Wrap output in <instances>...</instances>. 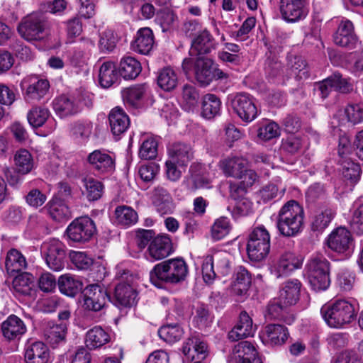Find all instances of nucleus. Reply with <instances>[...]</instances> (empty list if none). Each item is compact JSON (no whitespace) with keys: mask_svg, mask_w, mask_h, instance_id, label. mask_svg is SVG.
I'll return each instance as SVG.
<instances>
[{"mask_svg":"<svg viewBox=\"0 0 363 363\" xmlns=\"http://www.w3.org/2000/svg\"><path fill=\"white\" fill-rule=\"evenodd\" d=\"M230 103L233 111L243 122L253 121L259 113L255 98L249 94L238 93Z\"/></svg>","mask_w":363,"mask_h":363,"instance_id":"obj_9","label":"nucleus"},{"mask_svg":"<svg viewBox=\"0 0 363 363\" xmlns=\"http://www.w3.org/2000/svg\"><path fill=\"white\" fill-rule=\"evenodd\" d=\"M279 10L283 19L289 23L301 21L308 13L306 0H280Z\"/></svg>","mask_w":363,"mask_h":363,"instance_id":"obj_14","label":"nucleus"},{"mask_svg":"<svg viewBox=\"0 0 363 363\" xmlns=\"http://www.w3.org/2000/svg\"><path fill=\"white\" fill-rule=\"evenodd\" d=\"M213 61L204 57H199L194 62V74L198 82L207 86L213 81Z\"/></svg>","mask_w":363,"mask_h":363,"instance_id":"obj_28","label":"nucleus"},{"mask_svg":"<svg viewBox=\"0 0 363 363\" xmlns=\"http://www.w3.org/2000/svg\"><path fill=\"white\" fill-rule=\"evenodd\" d=\"M87 162L97 175L110 174L115 169V160L105 150H96L89 153Z\"/></svg>","mask_w":363,"mask_h":363,"instance_id":"obj_15","label":"nucleus"},{"mask_svg":"<svg viewBox=\"0 0 363 363\" xmlns=\"http://www.w3.org/2000/svg\"><path fill=\"white\" fill-rule=\"evenodd\" d=\"M118 43V36L112 30H106L100 35L99 48L103 52L113 50Z\"/></svg>","mask_w":363,"mask_h":363,"instance_id":"obj_58","label":"nucleus"},{"mask_svg":"<svg viewBox=\"0 0 363 363\" xmlns=\"http://www.w3.org/2000/svg\"><path fill=\"white\" fill-rule=\"evenodd\" d=\"M110 340V335L101 326H94L89 329L85 336L86 347L89 350L99 348Z\"/></svg>","mask_w":363,"mask_h":363,"instance_id":"obj_35","label":"nucleus"},{"mask_svg":"<svg viewBox=\"0 0 363 363\" xmlns=\"http://www.w3.org/2000/svg\"><path fill=\"white\" fill-rule=\"evenodd\" d=\"M94 221L89 216H81L74 219L67 226L66 234L69 240L84 244L90 241L96 233Z\"/></svg>","mask_w":363,"mask_h":363,"instance_id":"obj_7","label":"nucleus"},{"mask_svg":"<svg viewBox=\"0 0 363 363\" xmlns=\"http://www.w3.org/2000/svg\"><path fill=\"white\" fill-rule=\"evenodd\" d=\"M28 263L23 255L16 249H11L6 255L5 267L10 274L21 272L25 270Z\"/></svg>","mask_w":363,"mask_h":363,"instance_id":"obj_38","label":"nucleus"},{"mask_svg":"<svg viewBox=\"0 0 363 363\" xmlns=\"http://www.w3.org/2000/svg\"><path fill=\"white\" fill-rule=\"evenodd\" d=\"M211 257L213 258V264L216 266L218 274H220L222 276H226L230 273L229 255L226 252H216Z\"/></svg>","mask_w":363,"mask_h":363,"instance_id":"obj_63","label":"nucleus"},{"mask_svg":"<svg viewBox=\"0 0 363 363\" xmlns=\"http://www.w3.org/2000/svg\"><path fill=\"white\" fill-rule=\"evenodd\" d=\"M50 216L55 221L63 222L71 217V212L65 203L59 198L52 199L46 205Z\"/></svg>","mask_w":363,"mask_h":363,"instance_id":"obj_41","label":"nucleus"},{"mask_svg":"<svg viewBox=\"0 0 363 363\" xmlns=\"http://www.w3.org/2000/svg\"><path fill=\"white\" fill-rule=\"evenodd\" d=\"M82 97L62 95L54 99L53 109L61 118L77 114L82 110Z\"/></svg>","mask_w":363,"mask_h":363,"instance_id":"obj_18","label":"nucleus"},{"mask_svg":"<svg viewBox=\"0 0 363 363\" xmlns=\"http://www.w3.org/2000/svg\"><path fill=\"white\" fill-rule=\"evenodd\" d=\"M350 225L357 234H363V203H355Z\"/></svg>","mask_w":363,"mask_h":363,"instance_id":"obj_64","label":"nucleus"},{"mask_svg":"<svg viewBox=\"0 0 363 363\" xmlns=\"http://www.w3.org/2000/svg\"><path fill=\"white\" fill-rule=\"evenodd\" d=\"M42 247L48 267L55 272L62 270L65 265V245L59 240L53 239L43 243Z\"/></svg>","mask_w":363,"mask_h":363,"instance_id":"obj_11","label":"nucleus"},{"mask_svg":"<svg viewBox=\"0 0 363 363\" xmlns=\"http://www.w3.org/2000/svg\"><path fill=\"white\" fill-rule=\"evenodd\" d=\"M235 277L234 292L239 296L246 294L252 282L250 273L244 267L239 266L235 269Z\"/></svg>","mask_w":363,"mask_h":363,"instance_id":"obj_48","label":"nucleus"},{"mask_svg":"<svg viewBox=\"0 0 363 363\" xmlns=\"http://www.w3.org/2000/svg\"><path fill=\"white\" fill-rule=\"evenodd\" d=\"M16 170L21 174H27L34 167V160L31 153L26 149L18 150L13 156Z\"/></svg>","mask_w":363,"mask_h":363,"instance_id":"obj_44","label":"nucleus"},{"mask_svg":"<svg viewBox=\"0 0 363 363\" xmlns=\"http://www.w3.org/2000/svg\"><path fill=\"white\" fill-rule=\"evenodd\" d=\"M234 353L237 354L240 363L257 356L254 345L248 341H242L236 345L234 347Z\"/></svg>","mask_w":363,"mask_h":363,"instance_id":"obj_57","label":"nucleus"},{"mask_svg":"<svg viewBox=\"0 0 363 363\" xmlns=\"http://www.w3.org/2000/svg\"><path fill=\"white\" fill-rule=\"evenodd\" d=\"M34 286L33 277L30 274L23 273L16 277L13 281L14 291L23 296H30Z\"/></svg>","mask_w":363,"mask_h":363,"instance_id":"obj_51","label":"nucleus"},{"mask_svg":"<svg viewBox=\"0 0 363 363\" xmlns=\"http://www.w3.org/2000/svg\"><path fill=\"white\" fill-rule=\"evenodd\" d=\"M287 69L291 76L302 79L308 77L306 62L301 56L289 55L287 56Z\"/></svg>","mask_w":363,"mask_h":363,"instance_id":"obj_47","label":"nucleus"},{"mask_svg":"<svg viewBox=\"0 0 363 363\" xmlns=\"http://www.w3.org/2000/svg\"><path fill=\"white\" fill-rule=\"evenodd\" d=\"M182 352L192 363H200L208 355L207 344L199 337H191L184 343Z\"/></svg>","mask_w":363,"mask_h":363,"instance_id":"obj_17","label":"nucleus"},{"mask_svg":"<svg viewBox=\"0 0 363 363\" xmlns=\"http://www.w3.org/2000/svg\"><path fill=\"white\" fill-rule=\"evenodd\" d=\"M216 46L213 35L206 28H203L193 38L189 53L191 56L206 55L215 49Z\"/></svg>","mask_w":363,"mask_h":363,"instance_id":"obj_20","label":"nucleus"},{"mask_svg":"<svg viewBox=\"0 0 363 363\" xmlns=\"http://www.w3.org/2000/svg\"><path fill=\"white\" fill-rule=\"evenodd\" d=\"M157 84L164 91L174 90L178 84V74L171 67L160 69L157 74Z\"/></svg>","mask_w":363,"mask_h":363,"instance_id":"obj_36","label":"nucleus"},{"mask_svg":"<svg viewBox=\"0 0 363 363\" xmlns=\"http://www.w3.org/2000/svg\"><path fill=\"white\" fill-rule=\"evenodd\" d=\"M149 91V86L146 83L131 86L123 91V101L131 106H138Z\"/></svg>","mask_w":363,"mask_h":363,"instance_id":"obj_34","label":"nucleus"},{"mask_svg":"<svg viewBox=\"0 0 363 363\" xmlns=\"http://www.w3.org/2000/svg\"><path fill=\"white\" fill-rule=\"evenodd\" d=\"M93 124L91 121H77L72 125L71 133L77 140L85 142L92 133Z\"/></svg>","mask_w":363,"mask_h":363,"instance_id":"obj_54","label":"nucleus"},{"mask_svg":"<svg viewBox=\"0 0 363 363\" xmlns=\"http://www.w3.org/2000/svg\"><path fill=\"white\" fill-rule=\"evenodd\" d=\"M139 157L143 160L155 159L157 155V142L153 138L145 139L139 150Z\"/></svg>","mask_w":363,"mask_h":363,"instance_id":"obj_59","label":"nucleus"},{"mask_svg":"<svg viewBox=\"0 0 363 363\" xmlns=\"http://www.w3.org/2000/svg\"><path fill=\"white\" fill-rule=\"evenodd\" d=\"M158 333L160 337L165 342L174 343L180 340L184 331L178 325H168L160 328Z\"/></svg>","mask_w":363,"mask_h":363,"instance_id":"obj_56","label":"nucleus"},{"mask_svg":"<svg viewBox=\"0 0 363 363\" xmlns=\"http://www.w3.org/2000/svg\"><path fill=\"white\" fill-rule=\"evenodd\" d=\"M50 23L42 13H32L23 17L17 26L18 34L28 42L39 41L48 33Z\"/></svg>","mask_w":363,"mask_h":363,"instance_id":"obj_4","label":"nucleus"},{"mask_svg":"<svg viewBox=\"0 0 363 363\" xmlns=\"http://www.w3.org/2000/svg\"><path fill=\"white\" fill-rule=\"evenodd\" d=\"M289 333L288 329L280 324H268L264 327L262 333V342L270 346L284 345Z\"/></svg>","mask_w":363,"mask_h":363,"instance_id":"obj_21","label":"nucleus"},{"mask_svg":"<svg viewBox=\"0 0 363 363\" xmlns=\"http://www.w3.org/2000/svg\"><path fill=\"white\" fill-rule=\"evenodd\" d=\"M3 335L9 340L19 338L26 331L23 321L15 315H9L1 324Z\"/></svg>","mask_w":363,"mask_h":363,"instance_id":"obj_29","label":"nucleus"},{"mask_svg":"<svg viewBox=\"0 0 363 363\" xmlns=\"http://www.w3.org/2000/svg\"><path fill=\"white\" fill-rule=\"evenodd\" d=\"M231 230L230 220L227 217H220L215 220L211 227V237L214 240L224 238Z\"/></svg>","mask_w":363,"mask_h":363,"instance_id":"obj_55","label":"nucleus"},{"mask_svg":"<svg viewBox=\"0 0 363 363\" xmlns=\"http://www.w3.org/2000/svg\"><path fill=\"white\" fill-rule=\"evenodd\" d=\"M108 121L111 130L115 135L123 134L130 125L129 117L122 108L118 107L111 111Z\"/></svg>","mask_w":363,"mask_h":363,"instance_id":"obj_33","label":"nucleus"},{"mask_svg":"<svg viewBox=\"0 0 363 363\" xmlns=\"http://www.w3.org/2000/svg\"><path fill=\"white\" fill-rule=\"evenodd\" d=\"M304 215L303 208L296 201H287L278 213V230L284 236H295L303 227Z\"/></svg>","mask_w":363,"mask_h":363,"instance_id":"obj_3","label":"nucleus"},{"mask_svg":"<svg viewBox=\"0 0 363 363\" xmlns=\"http://www.w3.org/2000/svg\"><path fill=\"white\" fill-rule=\"evenodd\" d=\"M120 282L115 288V298L118 304L124 307H130L135 303L136 291L131 284L134 277L128 270L118 269L116 275Z\"/></svg>","mask_w":363,"mask_h":363,"instance_id":"obj_8","label":"nucleus"},{"mask_svg":"<svg viewBox=\"0 0 363 363\" xmlns=\"http://www.w3.org/2000/svg\"><path fill=\"white\" fill-rule=\"evenodd\" d=\"M253 335L252 320L246 311L240 314L238 324L229 332L228 336L232 341H238Z\"/></svg>","mask_w":363,"mask_h":363,"instance_id":"obj_30","label":"nucleus"},{"mask_svg":"<svg viewBox=\"0 0 363 363\" xmlns=\"http://www.w3.org/2000/svg\"><path fill=\"white\" fill-rule=\"evenodd\" d=\"M320 313L325 323L333 328H342L350 324L357 314L354 306L345 299H337L323 306Z\"/></svg>","mask_w":363,"mask_h":363,"instance_id":"obj_2","label":"nucleus"},{"mask_svg":"<svg viewBox=\"0 0 363 363\" xmlns=\"http://www.w3.org/2000/svg\"><path fill=\"white\" fill-rule=\"evenodd\" d=\"M86 197L89 201L98 200L102 195L104 186L102 184L93 178L84 179Z\"/></svg>","mask_w":363,"mask_h":363,"instance_id":"obj_62","label":"nucleus"},{"mask_svg":"<svg viewBox=\"0 0 363 363\" xmlns=\"http://www.w3.org/2000/svg\"><path fill=\"white\" fill-rule=\"evenodd\" d=\"M342 166L343 177L351 184H356L359 180L362 173L359 164L352 160H345L342 162Z\"/></svg>","mask_w":363,"mask_h":363,"instance_id":"obj_53","label":"nucleus"},{"mask_svg":"<svg viewBox=\"0 0 363 363\" xmlns=\"http://www.w3.org/2000/svg\"><path fill=\"white\" fill-rule=\"evenodd\" d=\"M50 116V111L41 106L33 107L27 114V118L29 124L33 128L41 127L46 121L52 123L51 130L55 128L56 124L54 119L49 120Z\"/></svg>","mask_w":363,"mask_h":363,"instance_id":"obj_42","label":"nucleus"},{"mask_svg":"<svg viewBox=\"0 0 363 363\" xmlns=\"http://www.w3.org/2000/svg\"><path fill=\"white\" fill-rule=\"evenodd\" d=\"M119 79L118 71L111 61L104 62L99 72V82L104 88H109Z\"/></svg>","mask_w":363,"mask_h":363,"instance_id":"obj_39","label":"nucleus"},{"mask_svg":"<svg viewBox=\"0 0 363 363\" xmlns=\"http://www.w3.org/2000/svg\"><path fill=\"white\" fill-rule=\"evenodd\" d=\"M270 250V235L263 225L253 229L250 235L247 252L249 258L255 262L263 260Z\"/></svg>","mask_w":363,"mask_h":363,"instance_id":"obj_6","label":"nucleus"},{"mask_svg":"<svg viewBox=\"0 0 363 363\" xmlns=\"http://www.w3.org/2000/svg\"><path fill=\"white\" fill-rule=\"evenodd\" d=\"M156 20L160 24L162 30L166 31L177 23L178 17L172 10L165 9L157 13Z\"/></svg>","mask_w":363,"mask_h":363,"instance_id":"obj_61","label":"nucleus"},{"mask_svg":"<svg viewBox=\"0 0 363 363\" xmlns=\"http://www.w3.org/2000/svg\"><path fill=\"white\" fill-rule=\"evenodd\" d=\"M330 262L323 255L312 257L306 264L308 281L315 291L326 290L330 284Z\"/></svg>","mask_w":363,"mask_h":363,"instance_id":"obj_5","label":"nucleus"},{"mask_svg":"<svg viewBox=\"0 0 363 363\" xmlns=\"http://www.w3.org/2000/svg\"><path fill=\"white\" fill-rule=\"evenodd\" d=\"M221 101L213 94H207L203 96L201 103V116L206 119H212L220 112Z\"/></svg>","mask_w":363,"mask_h":363,"instance_id":"obj_45","label":"nucleus"},{"mask_svg":"<svg viewBox=\"0 0 363 363\" xmlns=\"http://www.w3.org/2000/svg\"><path fill=\"white\" fill-rule=\"evenodd\" d=\"M329 77L335 90L343 94L350 93L353 90L350 79L344 77L340 73L334 72Z\"/></svg>","mask_w":363,"mask_h":363,"instance_id":"obj_60","label":"nucleus"},{"mask_svg":"<svg viewBox=\"0 0 363 363\" xmlns=\"http://www.w3.org/2000/svg\"><path fill=\"white\" fill-rule=\"evenodd\" d=\"M154 45V35L150 28L139 29L134 40L131 43L132 49L143 55H147Z\"/></svg>","mask_w":363,"mask_h":363,"instance_id":"obj_27","label":"nucleus"},{"mask_svg":"<svg viewBox=\"0 0 363 363\" xmlns=\"http://www.w3.org/2000/svg\"><path fill=\"white\" fill-rule=\"evenodd\" d=\"M26 101L33 103L39 101L48 91L49 82L37 75L25 77L20 84Z\"/></svg>","mask_w":363,"mask_h":363,"instance_id":"obj_10","label":"nucleus"},{"mask_svg":"<svg viewBox=\"0 0 363 363\" xmlns=\"http://www.w3.org/2000/svg\"><path fill=\"white\" fill-rule=\"evenodd\" d=\"M66 325L65 323L52 324L45 330V337L52 347H55L60 342H63L66 335Z\"/></svg>","mask_w":363,"mask_h":363,"instance_id":"obj_50","label":"nucleus"},{"mask_svg":"<svg viewBox=\"0 0 363 363\" xmlns=\"http://www.w3.org/2000/svg\"><path fill=\"white\" fill-rule=\"evenodd\" d=\"M141 70V65L135 57L125 56L121 60L119 72L125 79H135Z\"/></svg>","mask_w":363,"mask_h":363,"instance_id":"obj_46","label":"nucleus"},{"mask_svg":"<svg viewBox=\"0 0 363 363\" xmlns=\"http://www.w3.org/2000/svg\"><path fill=\"white\" fill-rule=\"evenodd\" d=\"M247 160L242 157L232 156L221 160L218 166L228 177H240L247 167Z\"/></svg>","mask_w":363,"mask_h":363,"instance_id":"obj_23","label":"nucleus"},{"mask_svg":"<svg viewBox=\"0 0 363 363\" xmlns=\"http://www.w3.org/2000/svg\"><path fill=\"white\" fill-rule=\"evenodd\" d=\"M58 287L61 293L74 297L82 289V283L74 276L65 274L58 279Z\"/></svg>","mask_w":363,"mask_h":363,"instance_id":"obj_43","label":"nucleus"},{"mask_svg":"<svg viewBox=\"0 0 363 363\" xmlns=\"http://www.w3.org/2000/svg\"><path fill=\"white\" fill-rule=\"evenodd\" d=\"M172 252V245L168 235H158L151 241L148 247L149 259L151 261L162 259Z\"/></svg>","mask_w":363,"mask_h":363,"instance_id":"obj_22","label":"nucleus"},{"mask_svg":"<svg viewBox=\"0 0 363 363\" xmlns=\"http://www.w3.org/2000/svg\"><path fill=\"white\" fill-rule=\"evenodd\" d=\"M336 215V210L331 206L325 207L316 213L311 222V228L313 231H323L328 227L329 224Z\"/></svg>","mask_w":363,"mask_h":363,"instance_id":"obj_49","label":"nucleus"},{"mask_svg":"<svg viewBox=\"0 0 363 363\" xmlns=\"http://www.w3.org/2000/svg\"><path fill=\"white\" fill-rule=\"evenodd\" d=\"M189 172L194 190L211 187L212 179L216 177V169L211 164L203 165L194 163L190 166Z\"/></svg>","mask_w":363,"mask_h":363,"instance_id":"obj_16","label":"nucleus"},{"mask_svg":"<svg viewBox=\"0 0 363 363\" xmlns=\"http://www.w3.org/2000/svg\"><path fill=\"white\" fill-rule=\"evenodd\" d=\"M50 353L48 347L43 342L28 343L24 350L26 363H48Z\"/></svg>","mask_w":363,"mask_h":363,"instance_id":"obj_25","label":"nucleus"},{"mask_svg":"<svg viewBox=\"0 0 363 363\" xmlns=\"http://www.w3.org/2000/svg\"><path fill=\"white\" fill-rule=\"evenodd\" d=\"M188 274V267L182 258L169 259L157 264L150 272V279L157 287L162 284H178Z\"/></svg>","mask_w":363,"mask_h":363,"instance_id":"obj_1","label":"nucleus"},{"mask_svg":"<svg viewBox=\"0 0 363 363\" xmlns=\"http://www.w3.org/2000/svg\"><path fill=\"white\" fill-rule=\"evenodd\" d=\"M116 220L118 224L130 226L138 220V214L131 207L127 206H118L115 210Z\"/></svg>","mask_w":363,"mask_h":363,"instance_id":"obj_52","label":"nucleus"},{"mask_svg":"<svg viewBox=\"0 0 363 363\" xmlns=\"http://www.w3.org/2000/svg\"><path fill=\"white\" fill-rule=\"evenodd\" d=\"M353 245L351 233L344 227L333 230L328 236V245L333 251L344 253Z\"/></svg>","mask_w":363,"mask_h":363,"instance_id":"obj_19","label":"nucleus"},{"mask_svg":"<svg viewBox=\"0 0 363 363\" xmlns=\"http://www.w3.org/2000/svg\"><path fill=\"white\" fill-rule=\"evenodd\" d=\"M82 294L84 309L94 312L101 311L108 298L106 290L98 284L88 285Z\"/></svg>","mask_w":363,"mask_h":363,"instance_id":"obj_13","label":"nucleus"},{"mask_svg":"<svg viewBox=\"0 0 363 363\" xmlns=\"http://www.w3.org/2000/svg\"><path fill=\"white\" fill-rule=\"evenodd\" d=\"M303 257L291 251L283 252L272 266V273L277 278L289 275L303 264Z\"/></svg>","mask_w":363,"mask_h":363,"instance_id":"obj_12","label":"nucleus"},{"mask_svg":"<svg viewBox=\"0 0 363 363\" xmlns=\"http://www.w3.org/2000/svg\"><path fill=\"white\" fill-rule=\"evenodd\" d=\"M334 42L341 47L352 48L357 43V38L353 33V25L351 21H342L334 35Z\"/></svg>","mask_w":363,"mask_h":363,"instance_id":"obj_31","label":"nucleus"},{"mask_svg":"<svg viewBox=\"0 0 363 363\" xmlns=\"http://www.w3.org/2000/svg\"><path fill=\"white\" fill-rule=\"evenodd\" d=\"M152 203L157 211L162 216L172 213L174 206L172 198L168 191L163 186H156L152 195Z\"/></svg>","mask_w":363,"mask_h":363,"instance_id":"obj_26","label":"nucleus"},{"mask_svg":"<svg viewBox=\"0 0 363 363\" xmlns=\"http://www.w3.org/2000/svg\"><path fill=\"white\" fill-rule=\"evenodd\" d=\"M286 307L280 299H274L270 301L264 313L266 320H281L285 323L291 325L294 320V316L289 315L286 312Z\"/></svg>","mask_w":363,"mask_h":363,"instance_id":"obj_32","label":"nucleus"},{"mask_svg":"<svg viewBox=\"0 0 363 363\" xmlns=\"http://www.w3.org/2000/svg\"><path fill=\"white\" fill-rule=\"evenodd\" d=\"M168 159L177 162L179 167H186L193 158L191 146L185 143L176 142L167 147Z\"/></svg>","mask_w":363,"mask_h":363,"instance_id":"obj_24","label":"nucleus"},{"mask_svg":"<svg viewBox=\"0 0 363 363\" xmlns=\"http://www.w3.org/2000/svg\"><path fill=\"white\" fill-rule=\"evenodd\" d=\"M301 284L298 279H291L284 284L280 291L279 299L286 306L296 303L299 299Z\"/></svg>","mask_w":363,"mask_h":363,"instance_id":"obj_40","label":"nucleus"},{"mask_svg":"<svg viewBox=\"0 0 363 363\" xmlns=\"http://www.w3.org/2000/svg\"><path fill=\"white\" fill-rule=\"evenodd\" d=\"M337 117L340 125H345L347 123L354 125L363 122V104L348 105L338 113Z\"/></svg>","mask_w":363,"mask_h":363,"instance_id":"obj_37","label":"nucleus"}]
</instances>
